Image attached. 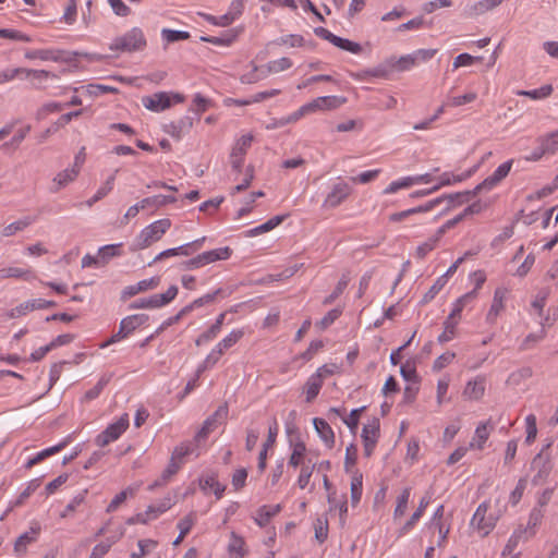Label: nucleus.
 <instances>
[{
  "instance_id": "f257e3e1",
  "label": "nucleus",
  "mask_w": 558,
  "mask_h": 558,
  "mask_svg": "<svg viewBox=\"0 0 558 558\" xmlns=\"http://www.w3.org/2000/svg\"><path fill=\"white\" fill-rule=\"evenodd\" d=\"M170 227L171 221L168 218L154 221L138 233L131 248L137 251L150 246L153 243L159 241Z\"/></svg>"
},
{
  "instance_id": "f03ea898",
  "label": "nucleus",
  "mask_w": 558,
  "mask_h": 558,
  "mask_svg": "<svg viewBox=\"0 0 558 558\" xmlns=\"http://www.w3.org/2000/svg\"><path fill=\"white\" fill-rule=\"evenodd\" d=\"M490 505L488 501L482 502L471 519V525L481 536H487L495 527L497 521L502 515L501 509L488 512Z\"/></svg>"
},
{
  "instance_id": "7ed1b4c3",
  "label": "nucleus",
  "mask_w": 558,
  "mask_h": 558,
  "mask_svg": "<svg viewBox=\"0 0 558 558\" xmlns=\"http://www.w3.org/2000/svg\"><path fill=\"white\" fill-rule=\"evenodd\" d=\"M513 160L510 159L504 163H501L492 175L487 177L482 183L476 185L473 191H465L462 193H456L454 196L460 201V203L468 202L471 197H474L482 191H489L495 187L498 183H500L510 172Z\"/></svg>"
},
{
  "instance_id": "20e7f679",
  "label": "nucleus",
  "mask_w": 558,
  "mask_h": 558,
  "mask_svg": "<svg viewBox=\"0 0 558 558\" xmlns=\"http://www.w3.org/2000/svg\"><path fill=\"white\" fill-rule=\"evenodd\" d=\"M436 49H418L410 54L402 56L399 59H388L387 65L391 69V71H409L413 66L430 60L436 54Z\"/></svg>"
},
{
  "instance_id": "39448f33",
  "label": "nucleus",
  "mask_w": 558,
  "mask_h": 558,
  "mask_svg": "<svg viewBox=\"0 0 558 558\" xmlns=\"http://www.w3.org/2000/svg\"><path fill=\"white\" fill-rule=\"evenodd\" d=\"M146 46V39L142 29L134 27L122 36L116 37L109 48L112 51L131 52L142 50Z\"/></svg>"
},
{
  "instance_id": "423d86ee",
  "label": "nucleus",
  "mask_w": 558,
  "mask_h": 558,
  "mask_svg": "<svg viewBox=\"0 0 558 558\" xmlns=\"http://www.w3.org/2000/svg\"><path fill=\"white\" fill-rule=\"evenodd\" d=\"M184 97L181 94L158 92L153 95L142 97V105L150 111L160 112L169 109L173 102H182Z\"/></svg>"
},
{
  "instance_id": "0eeeda50",
  "label": "nucleus",
  "mask_w": 558,
  "mask_h": 558,
  "mask_svg": "<svg viewBox=\"0 0 558 558\" xmlns=\"http://www.w3.org/2000/svg\"><path fill=\"white\" fill-rule=\"evenodd\" d=\"M178 294L177 286H171L165 293L154 294L149 298L137 300L130 304V308H157L170 303Z\"/></svg>"
},
{
  "instance_id": "6e6552de",
  "label": "nucleus",
  "mask_w": 558,
  "mask_h": 558,
  "mask_svg": "<svg viewBox=\"0 0 558 558\" xmlns=\"http://www.w3.org/2000/svg\"><path fill=\"white\" fill-rule=\"evenodd\" d=\"M129 427V414L124 413L117 422L107 426L95 439L99 447H105L117 440Z\"/></svg>"
},
{
  "instance_id": "1a4fd4ad",
  "label": "nucleus",
  "mask_w": 558,
  "mask_h": 558,
  "mask_svg": "<svg viewBox=\"0 0 558 558\" xmlns=\"http://www.w3.org/2000/svg\"><path fill=\"white\" fill-rule=\"evenodd\" d=\"M531 469L535 471V474L532 477V484L535 486L543 484L549 476L553 469L549 456L544 454L543 451L537 453L532 460Z\"/></svg>"
},
{
  "instance_id": "9d476101",
  "label": "nucleus",
  "mask_w": 558,
  "mask_h": 558,
  "mask_svg": "<svg viewBox=\"0 0 558 558\" xmlns=\"http://www.w3.org/2000/svg\"><path fill=\"white\" fill-rule=\"evenodd\" d=\"M380 423L377 417H373L362 429V440L364 446V454L371 457L374 452L379 438Z\"/></svg>"
},
{
  "instance_id": "9b49d317",
  "label": "nucleus",
  "mask_w": 558,
  "mask_h": 558,
  "mask_svg": "<svg viewBox=\"0 0 558 558\" xmlns=\"http://www.w3.org/2000/svg\"><path fill=\"white\" fill-rule=\"evenodd\" d=\"M314 33L316 36L331 43L333 46L352 52V53H360L362 51V47L360 44L351 41L349 39L341 38L339 36L333 35L331 32H329L327 28L324 27H316L314 29Z\"/></svg>"
},
{
  "instance_id": "f8f14e48",
  "label": "nucleus",
  "mask_w": 558,
  "mask_h": 558,
  "mask_svg": "<svg viewBox=\"0 0 558 558\" xmlns=\"http://www.w3.org/2000/svg\"><path fill=\"white\" fill-rule=\"evenodd\" d=\"M252 141L253 136L247 134L239 138L233 145L230 154V163L233 170L238 172L241 170L244 162V157L251 147Z\"/></svg>"
},
{
  "instance_id": "ddd939ff",
  "label": "nucleus",
  "mask_w": 558,
  "mask_h": 558,
  "mask_svg": "<svg viewBox=\"0 0 558 558\" xmlns=\"http://www.w3.org/2000/svg\"><path fill=\"white\" fill-rule=\"evenodd\" d=\"M351 186L347 182H338L332 185L331 191L327 194L323 207L336 208L344 202L351 194Z\"/></svg>"
},
{
  "instance_id": "4468645a",
  "label": "nucleus",
  "mask_w": 558,
  "mask_h": 558,
  "mask_svg": "<svg viewBox=\"0 0 558 558\" xmlns=\"http://www.w3.org/2000/svg\"><path fill=\"white\" fill-rule=\"evenodd\" d=\"M174 504L172 497L166 496L157 505L149 506L145 513H138L135 518H131L129 523H146L150 519L157 518L159 514L169 510Z\"/></svg>"
},
{
  "instance_id": "2eb2a0df",
  "label": "nucleus",
  "mask_w": 558,
  "mask_h": 558,
  "mask_svg": "<svg viewBox=\"0 0 558 558\" xmlns=\"http://www.w3.org/2000/svg\"><path fill=\"white\" fill-rule=\"evenodd\" d=\"M347 98L339 96H322L317 97L311 102H307L310 112H316L318 110H333L345 104Z\"/></svg>"
},
{
  "instance_id": "dca6fc26",
  "label": "nucleus",
  "mask_w": 558,
  "mask_h": 558,
  "mask_svg": "<svg viewBox=\"0 0 558 558\" xmlns=\"http://www.w3.org/2000/svg\"><path fill=\"white\" fill-rule=\"evenodd\" d=\"M228 416V405H220L215 413L209 416L198 432L197 437L205 438L210 432H213L219 424H222Z\"/></svg>"
},
{
  "instance_id": "f3484780",
  "label": "nucleus",
  "mask_w": 558,
  "mask_h": 558,
  "mask_svg": "<svg viewBox=\"0 0 558 558\" xmlns=\"http://www.w3.org/2000/svg\"><path fill=\"white\" fill-rule=\"evenodd\" d=\"M78 175V169L77 168H68L64 169L56 174V177L52 179V184L50 187V191L52 193H57L60 190L68 186L70 183L75 181V179Z\"/></svg>"
},
{
  "instance_id": "a211bd4d",
  "label": "nucleus",
  "mask_w": 558,
  "mask_h": 558,
  "mask_svg": "<svg viewBox=\"0 0 558 558\" xmlns=\"http://www.w3.org/2000/svg\"><path fill=\"white\" fill-rule=\"evenodd\" d=\"M485 393V378L477 376L473 380H469L463 389V397L468 400L477 401Z\"/></svg>"
},
{
  "instance_id": "6ab92c4d",
  "label": "nucleus",
  "mask_w": 558,
  "mask_h": 558,
  "mask_svg": "<svg viewBox=\"0 0 558 558\" xmlns=\"http://www.w3.org/2000/svg\"><path fill=\"white\" fill-rule=\"evenodd\" d=\"M531 533L532 532H530V530H523L522 525L517 527L513 531V533L510 536V538L508 539L505 548L502 549L501 555L502 556H510V555H512L514 549L518 547V545L521 542H526V541H529L532 537Z\"/></svg>"
},
{
  "instance_id": "aec40b11",
  "label": "nucleus",
  "mask_w": 558,
  "mask_h": 558,
  "mask_svg": "<svg viewBox=\"0 0 558 558\" xmlns=\"http://www.w3.org/2000/svg\"><path fill=\"white\" fill-rule=\"evenodd\" d=\"M227 550L229 558H244L248 553L244 538L235 532L230 534Z\"/></svg>"
},
{
  "instance_id": "412c9836",
  "label": "nucleus",
  "mask_w": 558,
  "mask_h": 558,
  "mask_svg": "<svg viewBox=\"0 0 558 558\" xmlns=\"http://www.w3.org/2000/svg\"><path fill=\"white\" fill-rule=\"evenodd\" d=\"M460 201L461 199L457 198L454 196V194H449V195H445V196H440L435 199H432V201L427 202L425 205H421V206L411 208L410 211H412V215L418 214V213H427V211L434 209L435 207H437L438 205H440L442 202H447V204H448L447 208H450V206L454 205L456 203L461 204Z\"/></svg>"
},
{
  "instance_id": "4be33fe9",
  "label": "nucleus",
  "mask_w": 558,
  "mask_h": 558,
  "mask_svg": "<svg viewBox=\"0 0 558 558\" xmlns=\"http://www.w3.org/2000/svg\"><path fill=\"white\" fill-rule=\"evenodd\" d=\"M429 504V499L426 497H423L418 504L417 509L412 513L410 519L400 527L398 531L399 536H403L408 534L416 524V522L422 518L425 509L427 508Z\"/></svg>"
},
{
  "instance_id": "5701e85b",
  "label": "nucleus",
  "mask_w": 558,
  "mask_h": 558,
  "mask_svg": "<svg viewBox=\"0 0 558 558\" xmlns=\"http://www.w3.org/2000/svg\"><path fill=\"white\" fill-rule=\"evenodd\" d=\"M231 248L229 246L219 247L216 250L207 251L198 254L202 260V265L206 266L217 260H226L231 256Z\"/></svg>"
},
{
  "instance_id": "b1692460",
  "label": "nucleus",
  "mask_w": 558,
  "mask_h": 558,
  "mask_svg": "<svg viewBox=\"0 0 558 558\" xmlns=\"http://www.w3.org/2000/svg\"><path fill=\"white\" fill-rule=\"evenodd\" d=\"M506 298V291L502 289H497L494 294L493 303L487 313V322L495 323L498 315L504 311V301Z\"/></svg>"
},
{
  "instance_id": "393cba45",
  "label": "nucleus",
  "mask_w": 558,
  "mask_h": 558,
  "mask_svg": "<svg viewBox=\"0 0 558 558\" xmlns=\"http://www.w3.org/2000/svg\"><path fill=\"white\" fill-rule=\"evenodd\" d=\"M313 423L316 432L319 434L324 442L328 447H332L335 444V434L329 424L325 420L318 417L314 418Z\"/></svg>"
},
{
  "instance_id": "a878e982",
  "label": "nucleus",
  "mask_w": 558,
  "mask_h": 558,
  "mask_svg": "<svg viewBox=\"0 0 558 558\" xmlns=\"http://www.w3.org/2000/svg\"><path fill=\"white\" fill-rule=\"evenodd\" d=\"M490 430L492 427H489L488 422L481 423L475 429L474 437L470 442V448H476L480 450L483 449L486 440L489 437Z\"/></svg>"
},
{
  "instance_id": "bb28decb",
  "label": "nucleus",
  "mask_w": 558,
  "mask_h": 558,
  "mask_svg": "<svg viewBox=\"0 0 558 558\" xmlns=\"http://www.w3.org/2000/svg\"><path fill=\"white\" fill-rule=\"evenodd\" d=\"M181 463L177 461H170L166 470L161 473V475L148 486L149 490H154L157 487L165 486L171 477L180 470Z\"/></svg>"
},
{
  "instance_id": "cd10ccee",
  "label": "nucleus",
  "mask_w": 558,
  "mask_h": 558,
  "mask_svg": "<svg viewBox=\"0 0 558 558\" xmlns=\"http://www.w3.org/2000/svg\"><path fill=\"white\" fill-rule=\"evenodd\" d=\"M147 320V315L136 314L123 318L120 322V326L121 329L124 330L130 336L134 330H136L140 326L144 325Z\"/></svg>"
},
{
  "instance_id": "c85d7f7f",
  "label": "nucleus",
  "mask_w": 558,
  "mask_h": 558,
  "mask_svg": "<svg viewBox=\"0 0 558 558\" xmlns=\"http://www.w3.org/2000/svg\"><path fill=\"white\" fill-rule=\"evenodd\" d=\"M328 502L330 505L329 511L339 510L340 521L344 522L345 514L348 512L347 498L345 495H342L340 499H337L336 492H331L328 494Z\"/></svg>"
},
{
  "instance_id": "c756f323",
  "label": "nucleus",
  "mask_w": 558,
  "mask_h": 558,
  "mask_svg": "<svg viewBox=\"0 0 558 558\" xmlns=\"http://www.w3.org/2000/svg\"><path fill=\"white\" fill-rule=\"evenodd\" d=\"M121 246V243L101 246L98 250V257L100 259L101 266L107 265L111 258L120 256L122 254Z\"/></svg>"
},
{
  "instance_id": "7c9ffc66",
  "label": "nucleus",
  "mask_w": 558,
  "mask_h": 558,
  "mask_svg": "<svg viewBox=\"0 0 558 558\" xmlns=\"http://www.w3.org/2000/svg\"><path fill=\"white\" fill-rule=\"evenodd\" d=\"M38 532L39 529H32L29 532H25L22 535H20L14 543V551L16 554L25 553L27 545L35 542Z\"/></svg>"
},
{
  "instance_id": "2f4dec72",
  "label": "nucleus",
  "mask_w": 558,
  "mask_h": 558,
  "mask_svg": "<svg viewBox=\"0 0 558 558\" xmlns=\"http://www.w3.org/2000/svg\"><path fill=\"white\" fill-rule=\"evenodd\" d=\"M411 497V488H404L397 497V505L393 511V520H398L403 517L408 509V504Z\"/></svg>"
},
{
  "instance_id": "473e14b6",
  "label": "nucleus",
  "mask_w": 558,
  "mask_h": 558,
  "mask_svg": "<svg viewBox=\"0 0 558 558\" xmlns=\"http://www.w3.org/2000/svg\"><path fill=\"white\" fill-rule=\"evenodd\" d=\"M32 128L31 125H25L19 130L15 131L13 137L9 142H4L1 145V149H17L21 143L25 140L27 134L31 132Z\"/></svg>"
},
{
  "instance_id": "72a5a7b5",
  "label": "nucleus",
  "mask_w": 558,
  "mask_h": 558,
  "mask_svg": "<svg viewBox=\"0 0 558 558\" xmlns=\"http://www.w3.org/2000/svg\"><path fill=\"white\" fill-rule=\"evenodd\" d=\"M174 202H177V198L172 195H156L146 197L142 199V209H146L148 207L159 208Z\"/></svg>"
},
{
  "instance_id": "f704fd0d",
  "label": "nucleus",
  "mask_w": 558,
  "mask_h": 558,
  "mask_svg": "<svg viewBox=\"0 0 558 558\" xmlns=\"http://www.w3.org/2000/svg\"><path fill=\"white\" fill-rule=\"evenodd\" d=\"M476 295V291L473 290L469 293H465L464 295L460 296L453 304V308L450 313V315L447 317L448 319H451V320H459L460 318V314L463 310V307L466 305V303L471 300H473Z\"/></svg>"
},
{
  "instance_id": "c9c22d12",
  "label": "nucleus",
  "mask_w": 558,
  "mask_h": 558,
  "mask_svg": "<svg viewBox=\"0 0 558 558\" xmlns=\"http://www.w3.org/2000/svg\"><path fill=\"white\" fill-rule=\"evenodd\" d=\"M26 73V77L31 78V83L34 87L40 88L43 85V82L46 81L48 77H54V75L46 70H31L24 68V72Z\"/></svg>"
},
{
  "instance_id": "e433bc0d",
  "label": "nucleus",
  "mask_w": 558,
  "mask_h": 558,
  "mask_svg": "<svg viewBox=\"0 0 558 558\" xmlns=\"http://www.w3.org/2000/svg\"><path fill=\"white\" fill-rule=\"evenodd\" d=\"M25 58L29 60L40 59V60H53L58 61L60 59V53L57 50L51 49H37V50H28L25 52Z\"/></svg>"
},
{
  "instance_id": "4c0bfd02",
  "label": "nucleus",
  "mask_w": 558,
  "mask_h": 558,
  "mask_svg": "<svg viewBox=\"0 0 558 558\" xmlns=\"http://www.w3.org/2000/svg\"><path fill=\"white\" fill-rule=\"evenodd\" d=\"M32 223V219L26 217V218H23V219H20V220H16L8 226H5L2 231H1V235L3 238H10V236H13L14 234H16L17 232H21L23 231L24 229H26L29 225Z\"/></svg>"
},
{
  "instance_id": "58836bf2",
  "label": "nucleus",
  "mask_w": 558,
  "mask_h": 558,
  "mask_svg": "<svg viewBox=\"0 0 558 558\" xmlns=\"http://www.w3.org/2000/svg\"><path fill=\"white\" fill-rule=\"evenodd\" d=\"M192 123L190 120L186 119H180L177 122H171L169 124L165 125V132H167L169 135L175 138H180L183 131L191 128Z\"/></svg>"
},
{
  "instance_id": "ea45409f",
  "label": "nucleus",
  "mask_w": 558,
  "mask_h": 558,
  "mask_svg": "<svg viewBox=\"0 0 558 558\" xmlns=\"http://www.w3.org/2000/svg\"><path fill=\"white\" fill-rule=\"evenodd\" d=\"M64 446H65V442H61V444H59L57 446L47 448V449L38 452L34 458L29 459L26 462L25 468L26 469H32L37 463L41 462L44 459H46V458H48V457L59 452Z\"/></svg>"
},
{
  "instance_id": "a19ab883",
  "label": "nucleus",
  "mask_w": 558,
  "mask_h": 558,
  "mask_svg": "<svg viewBox=\"0 0 558 558\" xmlns=\"http://www.w3.org/2000/svg\"><path fill=\"white\" fill-rule=\"evenodd\" d=\"M283 219H284V216H275V217L270 218L269 220H267L265 223H263L254 229H251L247 232V235L255 236V235L268 232V231L272 230L274 228H276L277 226H279L283 221Z\"/></svg>"
},
{
  "instance_id": "79ce46f5",
  "label": "nucleus",
  "mask_w": 558,
  "mask_h": 558,
  "mask_svg": "<svg viewBox=\"0 0 558 558\" xmlns=\"http://www.w3.org/2000/svg\"><path fill=\"white\" fill-rule=\"evenodd\" d=\"M442 236H438V232L430 236L427 241L420 244L416 247L415 256L420 259H423L429 252H432L438 244Z\"/></svg>"
},
{
  "instance_id": "37998d69",
  "label": "nucleus",
  "mask_w": 558,
  "mask_h": 558,
  "mask_svg": "<svg viewBox=\"0 0 558 558\" xmlns=\"http://www.w3.org/2000/svg\"><path fill=\"white\" fill-rule=\"evenodd\" d=\"M322 386H323V381L320 380V378H317L314 375H312L307 379L305 387H304L307 402L313 401L317 397Z\"/></svg>"
},
{
  "instance_id": "c03bdc74",
  "label": "nucleus",
  "mask_w": 558,
  "mask_h": 558,
  "mask_svg": "<svg viewBox=\"0 0 558 558\" xmlns=\"http://www.w3.org/2000/svg\"><path fill=\"white\" fill-rule=\"evenodd\" d=\"M306 452L305 444L302 441H296L293 444L292 453L289 458V465L293 468H298L303 463V458Z\"/></svg>"
},
{
  "instance_id": "a18cd8bd",
  "label": "nucleus",
  "mask_w": 558,
  "mask_h": 558,
  "mask_svg": "<svg viewBox=\"0 0 558 558\" xmlns=\"http://www.w3.org/2000/svg\"><path fill=\"white\" fill-rule=\"evenodd\" d=\"M32 277V271L29 269H23L20 267H7L0 269V280L8 278H24L29 279Z\"/></svg>"
},
{
  "instance_id": "49530a36",
  "label": "nucleus",
  "mask_w": 558,
  "mask_h": 558,
  "mask_svg": "<svg viewBox=\"0 0 558 558\" xmlns=\"http://www.w3.org/2000/svg\"><path fill=\"white\" fill-rule=\"evenodd\" d=\"M308 113H311V112L308 110L307 105L305 104L302 107H300L295 112L291 113L290 116H288L286 118H281L278 121H276L272 124V128L284 126V125H287L289 123H294L298 120H300L302 117H304V116H306Z\"/></svg>"
},
{
  "instance_id": "de8ad7c7",
  "label": "nucleus",
  "mask_w": 558,
  "mask_h": 558,
  "mask_svg": "<svg viewBox=\"0 0 558 558\" xmlns=\"http://www.w3.org/2000/svg\"><path fill=\"white\" fill-rule=\"evenodd\" d=\"M533 371L531 367L525 366L511 373L507 379V384L511 386H519L523 380L532 377Z\"/></svg>"
},
{
  "instance_id": "09e8293b",
  "label": "nucleus",
  "mask_w": 558,
  "mask_h": 558,
  "mask_svg": "<svg viewBox=\"0 0 558 558\" xmlns=\"http://www.w3.org/2000/svg\"><path fill=\"white\" fill-rule=\"evenodd\" d=\"M114 174H112L106 182L102 186H100L98 189V191L96 192V194L89 198L87 202H86V205L88 207H92L95 203H97L98 201H100L101 198H104L113 187V182H114Z\"/></svg>"
},
{
  "instance_id": "8fccbe9b",
  "label": "nucleus",
  "mask_w": 558,
  "mask_h": 558,
  "mask_svg": "<svg viewBox=\"0 0 558 558\" xmlns=\"http://www.w3.org/2000/svg\"><path fill=\"white\" fill-rule=\"evenodd\" d=\"M161 37L167 44H171V43L189 39L190 33L183 32V31H174V29L163 28L161 31Z\"/></svg>"
},
{
  "instance_id": "3c124183",
  "label": "nucleus",
  "mask_w": 558,
  "mask_h": 558,
  "mask_svg": "<svg viewBox=\"0 0 558 558\" xmlns=\"http://www.w3.org/2000/svg\"><path fill=\"white\" fill-rule=\"evenodd\" d=\"M415 185L413 177H405L400 180L391 182L385 190L384 194H393L402 189H409Z\"/></svg>"
},
{
  "instance_id": "603ef678",
  "label": "nucleus",
  "mask_w": 558,
  "mask_h": 558,
  "mask_svg": "<svg viewBox=\"0 0 558 558\" xmlns=\"http://www.w3.org/2000/svg\"><path fill=\"white\" fill-rule=\"evenodd\" d=\"M110 378H111L110 375L101 376L100 379L98 380V383L92 389H89L85 392L84 399L86 401L96 399L100 395L102 389L108 385V383L110 381Z\"/></svg>"
},
{
  "instance_id": "864d4df0",
  "label": "nucleus",
  "mask_w": 558,
  "mask_h": 558,
  "mask_svg": "<svg viewBox=\"0 0 558 558\" xmlns=\"http://www.w3.org/2000/svg\"><path fill=\"white\" fill-rule=\"evenodd\" d=\"M362 474L356 473L351 481V502L353 506L359 504L361 497H362Z\"/></svg>"
},
{
  "instance_id": "5fc2aeb1",
  "label": "nucleus",
  "mask_w": 558,
  "mask_h": 558,
  "mask_svg": "<svg viewBox=\"0 0 558 558\" xmlns=\"http://www.w3.org/2000/svg\"><path fill=\"white\" fill-rule=\"evenodd\" d=\"M471 174H472V171H468L460 175H454L449 172H445L439 177V182L435 186H439V189H440L441 186L451 185L453 183L461 182V181L468 179L469 177H471Z\"/></svg>"
},
{
  "instance_id": "6e6d98bb",
  "label": "nucleus",
  "mask_w": 558,
  "mask_h": 558,
  "mask_svg": "<svg viewBox=\"0 0 558 558\" xmlns=\"http://www.w3.org/2000/svg\"><path fill=\"white\" fill-rule=\"evenodd\" d=\"M292 66V61L287 58H280L278 60H274L267 63L266 69L267 73H279L286 71Z\"/></svg>"
},
{
  "instance_id": "4d7b16f0",
  "label": "nucleus",
  "mask_w": 558,
  "mask_h": 558,
  "mask_svg": "<svg viewBox=\"0 0 558 558\" xmlns=\"http://www.w3.org/2000/svg\"><path fill=\"white\" fill-rule=\"evenodd\" d=\"M544 513L541 509L534 508L530 512L527 525L523 530H530L531 536L533 537L536 533V527L541 524Z\"/></svg>"
},
{
  "instance_id": "13d9d810",
  "label": "nucleus",
  "mask_w": 558,
  "mask_h": 558,
  "mask_svg": "<svg viewBox=\"0 0 558 558\" xmlns=\"http://www.w3.org/2000/svg\"><path fill=\"white\" fill-rule=\"evenodd\" d=\"M279 511H280L279 505H277L275 507L264 506L263 508L259 509L258 517L255 519V521L259 526H264L268 522V520L271 517H274L275 514H277Z\"/></svg>"
},
{
  "instance_id": "bf43d9fd",
  "label": "nucleus",
  "mask_w": 558,
  "mask_h": 558,
  "mask_svg": "<svg viewBox=\"0 0 558 558\" xmlns=\"http://www.w3.org/2000/svg\"><path fill=\"white\" fill-rule=\"evenodd\" d=\"M315 529V538L319 543H324L328 536V520L327 518H317L314 524Z\"/></svg>"
},
{
  "instance_id": "052dcab7",
  "label": "nucleus",
  "mask_w": 558,
  "mask_h": 558,
  "mask_svg": "<svg viewBox=\"0 0 558 558\" xmlns=\"http://www.w3.org/2000/svg\"><path fill=\"white\" fill-rule=\"evenodd\" d=\"M189 313H191V306H184L182 310H180V312L174 315V316H171L169 317L168 319H166L155 331V335H159L165 329H167L168 327L177 324L182 317H184L185 315H187Z\"/></svg>"
},
{
  "instance_id": "680f3d73",
  "label": "nucleus",
  "mask_w": 558,
  "mask_h": 558,
  "mask_svg": "<svg viewBox=\"0 0 558 558\" xmlns=\"http://www.w3.org/2000/svg\"><path fill=\"white\" fill-rule=\"evenodd\" d=\"M457 324H458L457 320H451L448 318L444 322V331L438 337L439 343H446L454 337Z\"/></svg>"
},
{
  "instance_id": "e2e57ef3",
  "label": "nucleus",
  "mask_w": 558,
  "mask_h": 558,
  "mask_svg": "<svg viewBox=\"0 0 558 558\" xmlns=\"http://www.w3.org/2000/svg\"><path fill=\"white\" fill-rule=\"evenodd\" d=\"M138 551H134L131 554V558H143L150 550L155 549L157 546V542L153 539H141L137 543Z\"/></svg>"
},
{
  "instance_id": "0e129e2a",
  "label": "nucleus",
  "mask_w": 558,
  "mask_h": 558,
  "mask_svg": "<svg viewBox=\"0 0 558 558\" xmlns=\"http://www.w3.org/2000/svg\"><path fill=\"white\" fill-rule=\"evenodd\" d=\"M277 44L286 45L291 48H294V47H303V46H305L306 43H305V39L303 38V36L296 35V34H291V35H286V36L280 37L277 40Z\"/></svg>"
},
{
  "instance_id": "69168bd1",
  "label": "nucleus",
  "mask_w": 558,
  "mask_h": 558,
  "mask_svg": "<svg viewBox=\"0 0 558 558\" xmlns=\"http://www.w3.org/2000/svg\"><path fill=\"white\" fill-rule=\"evenodd\" d=\"M525 425H526V444H532L537 435V426H536V417L534 414H530L525 418Z\"/></svg>"
},
{
  "instance_id": "338daca9",
  "label": "nucleus",
  "mask_w": 558,
  "mask_h": 558,
  "mask_svg": "<svg viewBox=\"0 0 558 558\" xmlns=\"http://www.w3.org/2000/svg\"><path fill=\"white\" fill-rule=\"evenodd\" d=\"M538 142H543L545 150L548 154H554L558 150V131L548 134L547 136L541 137Z\"/></svg>"
},
{
  "instance_id": "774afa93",
  "label": "nucleus",
  "mask_w": 558,
  "mask_h": 558,
  "mask_svg": "<svg viewBox=\"0 0 558 558\" xmlns=\"http://www.w3.org/2000/svg\"><path fill=\"white\" fill-rule=\"evenodd\" d=\"M116 543V539L108 538L106 542L97 544L93 550L90 556L93 558H102L111 548V546Z\"/></svg>"
}]
</instances>
